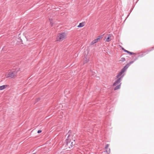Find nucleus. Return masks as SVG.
I'll return each mask as SVG.
<instances>
[{
	"label": "nucleus",
	"instance_id": "nucleus-6",
	"mask_svg": "<svg viewBox=\"0 0 154 154\" xmlns=\"http://www.w3.org/2000/svg\"><path fill=\"white\" fill-rule=\"evenodd\" d=\"M112 36V34H109L108 35V37L107 38H106V42H109L111 40V37Z\"/></svg>",
	"mask_w": 154,
	"mask_h": 154
},
{
	"label": "nucleus",
	"instance_id": "nucleus-11",
	"mask_svg": "<svg viewBox=\"0 0 154 154\" xmlns=\"http://www.w3.org/2000/svg\"><path fill=\"white\" fill-rule=\"evenodd\" d=\"M106 149V152L108 153H109L110 152V149L108 148V149Z\"/></svg>",
	"mask_w": 154,
	"mask_h": 154
},
{
	"label": "nucleus",
	"instance_id": "nucleus-19",
	"mask_svg": "<svg viewBox=\"0 0 154 154\" xmlns=\"http://www.w3.org/2000/svg\"><path fill=\"white\" fill-rule=\"evenodd\" d=\"M70 142H67V144L68 145L69 143H70Z\"/></svg>",
	"mask_w": 154,
	"mask_h": 154
},
{
	"label": "nucleus",
	"instance_id": "nucleus-9",
	"mask_svg": "<svg viewBox=\"0 0 154 154\" xmlns=\"http://www.w3.org/2000/svg\"><path fill=\"white\" fill-rule=\"evenodd\" d=\"M123 49L124 50V51L125 52H126L128 54H130L131 55H132V54H134V53L130 52L128 51H127L126 50L124 49L123 48Z\"/></svg>",
	"mask_w": 154,
	"mask_h": 154
},
{
	"label": "nucleus",
	"instance_id": "nucleus-2",
	"mask_svg": "<svg viewBox=\"0 0 154 154\" xmlns=\"http://www.w3.org/2000/svg\"><path fill=\"white\" fill-rule=\"evenodd\" d=\"M19 69L16 68L14 70L10 71L6 74L7 78H12L15 77L17 74V73L19 71Z\"/></svg>",
	"mask_w": 154,
	"mask_h": 154
},
{
	"label": "nucleus",
	"instance_id": "nucleus-13",
	"mask_svg": "<svg viewBox=\"0 0 154 154\" xmlns=\"http://www.w3.org/2000/svg\"><path fill=\"white\" fill-rule=\"evenodd\" d=\"M91 74L92 75H94L95 74V72H93V71H91Z\"/></svg>",
	"mask_w": 154,
	"mask_h": 154
},
{
	"label": "nucleus",
	"instance_id": "nucleus-8",
	"mask_svg": "<svg viewBox=\"0 0 154 154\" xmlns=\"http://www.w3.org/2000/svg\"><path fill=\"white\" fill-rule=\"evenodd\" d=\"M84 23L83 22L80 23L79 25L78 26V27H83L84 26Z\"/></svg>",
	"mask_w": 154,
	"mask_h": 154
},
{
	"label": "nucleus",
	"instance_id": "nucleus-1",
	"mask_svg": "<svg viewBox=\"0 0 154 154\" xmlns=\"http://www.w3.org/2000/svg\"><path fill=\"white\" fill-rule=\"evenodd\" d=\"M124 75L123 74L122 75L119 76L118 77H117V75L116 76V78L117 79L116 80L113 84V86H116L114 89V90H116L120 88L121 84V83L120 82Z\"/></svg>",
	"mask_w": 154,
	"mask_h": 154
},
{
	"label": "nucleus",
	"instance_id": "nucleus-12",
	"mask_svg": "<svg viewBox=\"0 0 154 154\" xmlns=\"http://www.w3.org/2000/svg\"><path fill=\"white\" fill-rule=\"evenodd\" d=\"M97 42V40L96 39H95L92 42L91 44H93Z\"/></svg>",
	"mask_w": 154,
	"mask_h": 154
},
{
	"label": "nucleus",
	"instance_id": "nucleus-4",
	"mask_svg": "<svg viewBox=\"0 0 154 154\" xmlns=\"http://www.w3.org/2000/svg\"><path fill=\"white\" fill-rule=\"evenodd\" d=\"M129 66V64H128L125 65L123 68L121 70V71L117 75V77L119 76L122 75L124 72L126 70Z\"/></svg>",
	"mask_w": 154,
	"mask_h": 154
},
{
	"label": "nucleus",
	"instance_id": "nucleus-5",
	"mask_svg": "<svg viewBox=\"0 0 154 154\" xmlns=\"http://www.w3.org/2000/svg\"><path fill=\"white\" fill-rule=\"evenodd\" d=\"M89 57L87 55L85 56V57L83 60V62L84 64L86 63L89 60Z\"/></svg>",
	"mask_w": 154,
	"mask_h": 154
},
{
	"label": "nucleus",
	"instance_id": "nucleus-15",
	"mask_svg": "<svg viewBox=\"0 0 154 154\" xmlns=\"http://www.w3.org/2000/svg\"><path fill=\"white\" fill-rule=\"evenodd\" d=\"M125 60V58H122L121 59V61L124 62Z\"/></svg>",
	"mask_w": 154,
	"mask_h": 154
},
{
	"label": "nucleus",
	"instance_id": "nucleus-3",
	"mask_svg": "<svg viewBox=\"0 0 154 154\" xmlns=\"http://www.w3.org/2000/svg\"><path fill=\"white\" fill-rule=\"evenodd\" d=\"M66 34L65 33L58 34L57 38V40L58 41H61L66 38Z\"/></svg>",
	"mask_w": 154,
	"mask_h": 154
},
{
	"label": "nucleus",
	"instance_id": "nucleus-18",
	"mask_svg": "<svg viewBox=\"0 0 154 154\" xmlns=\"http://www.w3.org/2000/svg\"><path fill=\"white\" fill-rule=\"evenodd\" d=\"M133 63V62H131L129 63V65L132 63Z\"/></svg>",
	"mask_w": 154,
	"mask_h": 154
},
{
	"label": "nucleus",
	"instance_id": "nucleus-16",
	"mask_svg": "<svg viewBox=\"0 0 154 154\" xmlns=\"http://www.w3.org/2000/svg\"><path fill=\"white\" fill-rule=\"evenodd\" d=\"M42 132V131L41 130H38V134H39V133H41Z\"/></svg>",
	"mask_w": 154,
	"mask_h": 154
},
{
	"label": "nucleus",
	"instance_id": "nucleus-14",
	"mask_svg": "<svg viewBox=\"0 0 154 154\" xmlns=\"http://www.w3.org/2000/svg\"><path fill=\"white\" fill-rule=\"evenodd\" d=\"M109 145L107 144V145H106L105 147V148L106 149H108V147H109Z\"/></svg>",
	"mask_w": 154,
	"mask_h": 154
},
{
	"label": "nucleus",
	"instance_id": "nucleus-7",
	"mask_svg": "<svg viewBox=\"0 0 154 154\" xmlns=\"http://www.w3.org/2000/svg\"><path fill=\"white\" fill-rule=\"evenodd\" d=\"M7 85H3L0 86V90H2L5 89L7 87Z\"/></svg>",
	"mask_w": 154,
	"mask_h": 154
},
{
	"label": "nucleus",
	"instance_id": "nucleus-20",
	"mask_svg": "<svg viewBox=\"0 0 154 154\" xmlns=\"http://www.w3.org/2000/svg\"><path fill=\"white\" fill-rule=\"evenodd\" d=\"M71 144H72V142L71 143Z\"/></svg>",
	"mask_w": 154,
	"mask_h": 154
},
{
	"label": "nucleus",
	"instance_id": "nucleus-17",
	"mask_svg": "<svg viewBox=\"0 0 154 154\" xmlns=\"http://www.w3.org/2000/svg\"><path fill=\"white\" fill-rule=\"evenodd\" d=\"M96 39L97 40V42L98 40L100 39V38H97V39Z\"/></svg>",
	"mask_w": 154,
	"mask_h": 154
},
{
	"label": "nucleus",
	"instance_id": "nucleus-10",
	"mask_svg": "<svg viewBox=\"0 0 154 154\" xmlns=\"http://www.w3.org/2000/svg\"><path fill=\"white\" fill-rule=\"evenodd\" d=\"M49 21L50 22V24L51 26H52L53 25V20L52 19H49Z\"/></svg>",
	"mask_w": 154,
	"mask_h": 154
}]
</instances>
